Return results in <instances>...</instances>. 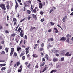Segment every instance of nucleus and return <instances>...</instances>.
I'll use <instances>...</instances> for the list:
<instances>
[{
	"instance_id": "63",
	"label": "nucleus",
	"mask_w": 73,
	"mask_h": 73,
	"mask_svg": "<svg viewBox=\"0 0 73 73\" xmlns=\"http://www.w3.org/2000/svg\"><path fill=\"white\" fill-rule=\"evenodd\" d=\"M37 44H38L39 43H40V40H37Z\"/></svg>"
},
{
	"instance_id": "20",
	"label": "nucleus",
	"mask_w": 73,
	"mask_h": 73,
	"mask_svg": "<svg viewBox=\"0 0 73 73\" xmlns=\"http://www.w3.org/2000/svg\"><path fill=\"white\" fill-rule=\"evenodd\" d=\"M15 3H16V5L15 6V9H17V1H16V0H15Z\"/></svg>"
},
{
	"instance_id": "19",
	"label": "nucleus",
	"mask_w": 73,
	"mask_h": 73,
	"mask_svg": "<svg viewBox=\"0 0 73 73\" xmlns=\"http://www.w3.org/2000/svg\"><path fill=\"white\" fill-rule=\"evenodd\" d=\"M21 30V28L19 27L17 30V32H20V31Z\"/></svg>"
},
{
	"instance_id": "38",
	"label": "nucleus",
	"mask_w": 73,
	"mask_h": 73,
	"mask_svg": "<svg viewBox=\"0 0 73 73\" xmlns=\"http://www.w3.org/2000/svg\"><path fill=\"white\" fill-rule=\"evenodd\" d=\"M69 38H67L66 40V42H68V43H69Z\"/></svg>"
},
{
	"instance_id": "35",
	"label": "nucleus",
	"mask_w": 73,
	"mask_h": 73,
	"mask_svg": "<svg viewBox=\"0 0 73 73\" xmlns=\"http://www.w3.org/2000/svg\"><path fill=\"white\" fill-rule=\"evenodd\" d=\"M14 54L15 57H16V56H17V54L16 53V52H14Z\"/></svg>"
},
{
	"instance_id": "11",
	"label": "nucleus",
	"mask_w": 73,
	"mask_h": 73,
	"mask_svg": "<svg viewBox=\"0 0 73 73\" xmlns=\"http://www.w3.org/2000/svg\"><path fill=\"white\" fill-rule=\"evenodd\" d=\"M32 16L33 18H35V20H36V19H37V17H36V15H35L34 14H33Z\"/></svg>"
},
{
	"instance_id": "2",
	"label": "nucleus",
	"mask_w": 73,
	"mask_h": 73,
	"mask_svg": "<svg viewBox=\"0 0 73 73\" xmlns=\"http://www.w3.org/2000/svg\"><path fill=\"white\" fill-rule=\"evenodd\" d=\"M20 35V36L23 37V36H24V31H23L22 30H21L20 34H19Z\"/></svg>"
},
{
	"instance_id": "18",
	"label": "nucleus",
	"mask_w": 73,
	"mask_h": 73,
	"mask_svg": "<svg viewBox=\"0 0 73 73\" xmlns=\"http://www.w3.org/2000/svg\"><path fill=\"white\" fill-rule=\"evenodd\" d=\"M6 69V68L5 67H2L1 69V70L3 71V70H5Z\"/></svg>"
},
{
	"instance_id": "10",
	"label": "nucleus",
	"mask_w": 73,
	"mask_h": 73,
	"mask_svg": "<svg viewBox=\"0 0 73 73\" xmlns=\"http://www.w3.org/2000/svg\"><path fill=\"white\" fill-rule=\"evenodd\" d=\"M54 29L55 31V33H58V30L57 29V28H54Z\"/></svg>"
},
{
	"instance_id": "14",
	"label": "nucleus",
	"mask_w": 73,
	"mask_h": 73,
	"mask_svg": "<svg viewBox=\"0 0 73 73\" xmlns=\"http://www.w3.org/2000/svg\"><path fill=\"white\" fill-rule=\"evenodd\" d=\"M58 59L57 58H54L53 60V61L54 62H56V61H57Z\"/></svg>"
},
{
	"instance_id": "31",
	"label": "nucleus",
	"mask_w": 73,
	"mask_h": 73,
	"mask_svg": "<svg viewBox=\"0 0 73 73\" xmlns=\"http://www.w3.org/2000/svg\"><path fill=\"white\" fill-rule=\"evenodd\" d=\"M68 55L69 52H67L65 54V56H68Z\"/></svg>"
},
{
	"instance_id": "57",
	"label": "nucleus",
	"mask_w": 73,
	"mask_h": 73,
	"mask_svg": "<svg viewBox=\"0 0 73 73\" xmlns=\"http://www.w3.org/2000/svg\"><path fill=\"white\" fill-rule=\"evenodd\" d=\"M5 32H6V33H9V31H8L5 30Z\"/></svg>"
},
{
	"instance_id": "46",
	"label": "nucleus",
	"mask_w": 73,
	"mask_h": 73,
	"mask_svg": "<svg viewBox=\"0 0 73 73\" xmlns=\"http://www.w3.org/2000/svg\"><path fill=\"white\" fill-rule=\"evenodd\" d=\"M62 20L63 22H65V19L64 18L63 19H62Z\"/></svg>"
},
{
	"instance_id": "59",
	"label": "nucleus",
	"mask_w": 73,
	"mask_h": 73,
	"mask_svg": "<svg viewBox=\"0 0 73 73\" xmlns=\"http://www.w3.org/2000/svg\"><path fill=\"white\" fill-rule=\"evenodd\" d=\"M45 53H44V52H43V53H41V55H42L43 56V55L44 54H45Z\"/></svg>"
},
{
	"instance_id": "54",
	"label": "nucleus",
	"mask_w": 73,
	"mask_h": 73,
	"mask_svg": "<svg viewBox=\"0 0 73 73\" xmlns=\"http://www.w3.org/2000/svg\"><path fill=\"white\" fill-rule=\"evenodd\" d=\"M50 40L51 41H53L54 39L53 38H50Z\"/></svg>"
},
{
	"instance_id": "40",
	"label": "nucleus",
	"mask_w": 73,
	"mask_h": 73,
	"mask_svg": "<svg viewBox=\"0 0 73 73\" xmlns=\"http://www.w3.org/2000/svg\"><path fill=\"white\" fill-rule=\"evenodd\" d=\"M22 60H25V56H24L22 57Z\"/></svg>"
},
{
	"instance_id": "43",
	"label": "nucleus",
	"mask_w": 73,
	"mask_h": 73,
	"mask_svg": "<svg viewBox=\"0 0 73 73\" xmlns=\"http://www.w3.org/2000/svg\"><path fill=\"white\" fill-rule=\"evenodd\" d=\"M31 28L32 30H33V29H34L35 28V27H31Z\"/></svg>"
},
{
	"instance_id": "13",
	"label": "nucleus",
	"mask_w": 73,
	"mask_h": 73,
	"mask_svg": "<svg viewBox=\"0 0 73 73\" xmlns=\"http://www.w3.org/2000/svg\"><path fill=\"white\" fill-rule=\"evenodd\" d=\"M21 49V47L18 48H17V51L19 53H20V52H19V50H20Z\"/></svg>"
},
{
	"instance_id": "52",
	"label": "nucleus",
	"mask_w": 73,
	"mask_h": 73,
	"mask_svg": "<svg viewBox=\"0 0 73 73\" xmlns=\"http://www.w3.org/2000/svg\"><path fill=\"white\" fill-rule=\"evenodd\" d=\"M53 9H52L50 11V13H51L52 12H53Z\"/></svg>"
},
{
	"instance_id": "5",
	"label": "nucleus",
	"mask_w": 73,
	"mask_h": 73,
	"mask_svg": "<svg viewBox=\"0 0 73 73\" xmlns=\"http://www.w3.org/2000/svg\"><path fill=\"white\" fill-rule=\"evenodd\" d=\"M25 3H27L28 5H29V4H31V1H26Z\"/></svg>"
},
{
	"instance_id": "28",
	"label": "nucleus",
	"mask_w": 73,
	"mask_h": 73,
	"mask_svg": "<svg viewBox=\"0 0 73 73\" xmlns=\"http://www.w3.org/2000/svg\"><path fill=\"white\" fill-rule=\"evenodd\" d=\"M44 50V48H40V52H42V50Z\"/></svg>"
},
{
	"instance_id": "39",
	"label": "nucleus",
	"mask_w": 73,
	"mask_h": 73,
	"mask_svg": "<svg viewBox=\"0 0 73 73\" xmlns=\"http://www.w3.org/2000/svg\"><path fill=\"white\" fill-rule=\"evenodd\" d=\"M14 50H14V48H11V51L14 52Z\"/></svg>"
},
{
	"instance_id": "22",
	"label": "nucleus",
	"mask_w": 73,
	"mask_h": 73,
	"mask_svg": "<svg viewBox=\"0 0 73 73\" xmlns=\"http://www.w3.org/2000/svg\"><path fill=\"white\" fill-rule=\"evenodd\" d=\"M8 50H9L8 48H6L5 49V50L6 51V53H8Z\"/></svg>"
},
{
	"instance_id": "48",
	"label": "nucleus",
	"mask_w": 73,
	"mask_h": 73,
	"mask_svg": "<svg viewBox=\"0 0 73 73\" xmlns=\"http://www.w3.org/2000/svg\"><path fill=\"white\" fill-rule=\"evenodd\" d=\"M7 21H8L9 20V16H8V15L7 16Z\"/></svg>"
},
{
	"instance_id": "55",
	"label": "nucleus",
	"mask_w": 73,
	"mask_h": 73,
	"mask_svg": "<svg viewBox=\"0 0 73 73\" xmlns=\"http://www.w3.org/2000/svg\"><path fill=\"white\" fill-rule=\"evenodd\" d=\"M27 19L28 20H29L30 19H31V17H27Z\"/></svg>"
},
{
	"instance_id": "64",
	"label": "nucleus",
	"mask_w": 73,
	"mask_h": 73,
	"mask_svg": "<svg viewBox=\"0 0 73 73\" xmlns=\"http://www.w3.org/2000/svg\"><path fill=\"white\" fill-rule=\"evenodd\" d=\"M67 16H65V17H64V19H66V18H67Z\"/></svg>"
},
{
	"instance_id": "44",
	"label": "nucleus",
	"mask_w": 73,
	"mask_h": 73,
	"mask_svg": "<svg viewBox=\"0 0 73 73\" xmlns=\"http://www.w3.org/2000/svg\"><path fill=\"white\" fill-rule=\"evenodd\" d=\"M33 11L34 13H36L37 12V11H36V10L35 9H34Z\"/></svg>"
},
{
	"instance_id": "27",
	"label": "nucleus",
	"mask_w": 73,
	"mask_h": 73,
	"mask_svg": "<svg viewBox=\"0 0 73 73\" xmlns=\"http://www.w3.org/2000/svg\"><path fill=\"white\" fill-rule=\"evenodd\" d=\"M5 60H0V62H5Z\"/></svg>"
},
{
	"instance_id": "29",
	"label": "nucleus",
	"mask_w": 73,
	"mask_h": 73,
	"mask_svg": "<svg viewBox=\"0 0 73 73\" xmlns=\"http://www.w3.org/2000/svg\"><path fill=\"white\" fill-rule=\"evenodd\" d=\"M27 66L28 68H30V67L31 66V64L29 63V65Z\"/></svg>"
},
{
	"instance_id": "62",
	"label": "nucleus",
	"mask_w": 73,
	"mask_h": 73,
	"mask_svg": "<svg viewBox=\"0 0 73 73\" xmlns=\"http://www.w3.org/2000/svg\"><path fill=\"white\" fill-rule=\"evenodd\" d=\"M3 27H2V26L1 25H0V29H2Z\"/></svg>"
},
{
	"instance_id": "4",
	"label": "nucleus",
	"mask_w": 73,
	"mask_h": 73,
	"mask_svg": "<svg viewBox=\"0 0 73 73\" xmlns=\"http://www.w3.org/2000/svg\"><path fill=\"white\" fill-rule=\"evenodd\" d=\"M30 48L29 47H28V48H26L25 49V50H26V54H27L28 53H29V49Z\"/></svg>"
},
{
	"instance_id": "41",
	"label": "nucleus",
	"mask_w": 73,
	"mask_h": 73,
	"mask_svg": "<svg viewBox=\"0 0 73 73\" xmlns=\"http://www.w3.org/2000/svg\"><path fill=\"white\" fill-rule=\"evenodd\" d=\"M40 14H41V15H43L44 13V12L43 11H41L40 12Z\"/></svg>"
},
{
	"instance_id": "42",
	"label": "nucleus",
	"mask_w": 73,
	"mask_h": 73,
	"mask_svg": "<svg viewBox=\"0 0 73 73\" xmlns=\"http://www.w3.org/2000/svg\"><path fill=\"white\" fill-rule=\"evenodd\" d=\"M44 58H46L47 57H48V55L47 54H46V55H45V56H44Z\"/></svg>"
},
{
	"instance_id": "53",
	"label": "nucleus",
	"mask_w": 73,
	"mask_h": 73,
	"mask_svg": "<svg viewBox=\"0 0 73 73\" xmlns=\"http://www.w3.org/2000/svg\"><path fill=\"white\" fill-rule=\"evenodd\" d=\"M35 68H36V69H38V66L37 65H36L35 66Z\"/></svg>"
},
{
	"instance_id": "25",
	"label": "nucleus",
	"mask_w": 73,
	"mask_h": 73,
	"mask_svg": "<svg viewBox=\"0 0 73 73\" xmlns=\"http://www.w3.org/2000/svg\"><path fill=\"white\" fill-rule=\"evenodd\" d=\"M51 46H51V45H50V44H49V45H48L47 46V48H48V49H49V48H50V47H51Z\"/></svg>"
},
{
	"instance_id": "36",
	"label": "nucleus",
	"mask_w": 73,
	"mask_h": 73,
	"mask_svg": "<svg viewBox=\"0 0 73 73\" xmlns=\"http://www.w3.org/2000/svg\"><path fill=\"white\" fill-rule=\"evenodd\" d=\"M13 53V52L11 51V52L10 54V56H11V55H12Z\"/></svg>"
},
{
	"instance_id": "61",
	"label": "nucleus",
	"mask_w": 73,
	"mask_h": 73,
	"mask_svg": "<svg viewBox=\"0 0 73 73\" xmlns=\"http://www.w3.org/2000/svg\"><path fill=\"white\" fill-rule=\"evenodd\" d=\"M43 5H45V2H43Z\"/></svg>"
},
{
	"instance_id": "60",
	"label": "nucleus",
	"mask_w": 73,
	"mask_h": 73,
	"mask_svg": "<svg viewBox=\"0 0 73 73\" xmlns=\"http://www.w3.org/2000/svg\"><path fill=\"white\" fill-rule=\"evenodd\" d=\"M24 9H23V11H25V7L24 6L23 7Z\"/></svg>"
},
{
	"instance_id": "8",
	"label": "nucleus",
	"mask_w": 73,
	"mask_h": 73,
	"mask_svg": "<svg viewBox=\"0 0 73 73\" xmlns=\"http://www.w3.org/2000/svg\"><path fill=\"white\" fill-rule=\"evenodd\" d=\"M39 8L41 9V8H42V3H39Z\"/></svg>"
},
{
	"instance_id": "16",
	"label": "nucleus",
	"mask_w": 73,
	"mask_h": 73,
	"mask_svg": "<svg viewBox=\"0 0 73 73\" xmlns=\"http://www.w3.org/2000/svg\"><path fill=\"white\" fill-rule=\"evenodd\" d=\"M17 39H16V40H17V39H18V38L19 39H20V36H19V35H17Z\"/></svg>"
},
{
	"instance_id": "7",
	"label": "nucleus",
	"mask_w": 73,
	"mask_h": 73,
	"mask_svg": "<svg viewBox=\"0 0 73 73\" xmlns=\"http://www.w3.org/2000/svg\"><path fill=\"white\" fill-rule=\"evenodd\" d=\"M60 40L62 41H65L66 40V38L64 37H62L60 39Z\"/></svg>"
},
{
	"instance_id": "1",
	"label": "nucleus",
	"mask_w": 73,
	"mask_h": 73,
	"mask_svg": "<svg viewBox=\"0 0 73 73\" xmlns=\"http://www.w3.org/2000/svg\"><path fill=\"white\" fill-rule=\"evenodd\" d=\"M0 7L2 9L5 11L6 10V7H5V4L3 3H1L0 4Z\"/></svg>"
},
{
	"instance_id": "37",
	"label": "nucleus",
	"mask_w": 73,
	"mask_h": 73,
	"mask_svg": "<svg viewBox=\"0 0 73 73\" xmlns=\"http://www.w3.org/2000/svg\"><path fill=\"white\" fill-rule=\"evenodd\" d=\"M21 71H22V70H20L19 69H18V72L19 73V72H21Z\"/></svg>"
},
{
	"instance_id": "23",
	"label": "nucleus",
	"mask_w": 73,
	"mask_h": 73,
	"mask_svg": "<svg viewBox=\"0 0 73 73\" xmlns=\"http://www.w3.org/2000/svg\"><path fill=\"white\" fill-rule=\"evenodd\" d=\"M31 56L29 54H28L27 55V57L28 58H30Z\"/></svg>"
},
{
	"instance_id": "33",
	"label": "nucleus",
	"mask_w": 73,
	"mask_h": 73,
	"mask_svg": "<svg viewBox=\"0 0 73 73\" xmlns=\"http://www.w3.org/2000/svg\"><path fill=\"white\" fill-rule=\"evenodd\" d=\"M1 54H5V52H4V51H2L1 52Z\"/></svg>"
},
{
	"instance_id": "17",
	"label": "nucleus",
	"mask_w": 73,
	"mask_h": 73,
	"mask_svg": "<svg viewBox=\"0 0 73 73\" xmlns=\"http://www.w3.org/2000/svg\"><path fill=\"white\" fill-rule=\"evenodd\" d=\"M27 13L28 14H30V13H31V11H30V10H27Z\"/></svg>"
},
{
	"instance_id": "32",
	"label": "nucleus",
	"mask_w": 73,
	"mask_h": 73,
	"mask_svg": "<svg viewBox=\"0 0 73 73\" xmlns=\"http://www.w3.org/2000/svg\"><path fill=\"white\" fill-rule=\"evenodd\" d=\"M50 24H51V25H54V23L52 22H50Z\"/></svg>"
},
{
	"instance_id": "9",
	"label": "nucleus",
	"mask_w": 73,
	"mask_h": 73,
	"mask_svg": "<svg viewBox=\"0 0 73 73\" xmlns=\"http://www.w3.org/2000/svg\"><path fill=\"white\" fill-rule=\"evenodd\" d=\"M17 64H16L14 65V67H16V65H17V66H19V65L20 64V63L19 62H17Z\"/></svg>"
},
{
	"instance_id": "58",
	"label": "nucleus",
	"mask_w": 73,
	"mask_h": 73,
	"mask_svg": "<svg viewBox=\"0 0 73 73\" xmlns=\"http://www.w3.org/2000/svg\"><path fill=\"white\" fill-rule=\"evenodd\" d=\"M51 31H52V30L50 29L48 30V32H51Z\"/></svg>"
},
{
	"instance_id": "26",
	"label": "nucleus",
	"mask_w": 73,
	"mask_h": 73,
	"mask_svg": "<svg viewBox=\"0 0 73 73\" xmlns=\"http://www.w3.org/2000/svg\"><path fill=\"white\" fill-rule=\"evenodd\" d=\"M66 37H68V38H69L70 37H71V35H66Z\"/></svg>"
},
{
	"instance_id": "51",
	"label": "nucleus",
	"mask_w": 73,
	"mask_h": 73,
	"mask_svg": "<svg viewBox=\"0 0 73 73\" xmlns=\"http://www.w3.org/2000/svg\"><path fill=\"white\" fill-rule=\"evenodd\" d=\"M25 7H27V6H28V5L27 4V3H25Z\"/></svg>"
},
{
	"instance_id": "24",
	"label": "nucleus",
	"mask_w": 73,
	"mask_h": 73,
	"mask_svg": "<svg viewBox=\"0 0 73 73\" xmlns=\"http://www.w3.org/2000/svg\"><path fill=\"white\" fill-rule=\"evenodd\" d=\"M7 8V9H9L10 6L9 5H8L7 6H6Z\"/></svg>"
},
{
	"instance_id": "56",
	"label": "nucleus",
	"mask_w": 73,
	"mask_h": 73,
	"mask_svg": "<svg viewBox=\"0 0 73 73\" xmlns=\"http://www.w3.org/2000/svg\"><path fill=\"white\" fill-rule=\"evenodd\" d=\"M41 46H42V47H43V46H44V43H42L41 45Z\"/></svg>"
},
{
	"instance_id": "6",
	"label": "nucleus",
	"mask_w": 73,
	"mask_h": 73,
	"mask_svg": "<svg viewBox=\"0 0 73 73\" xmlns=\"http://www.w3.org/2000/svg\"><path fill=\"white\" fill-rule=\"evenodd\" d=\"M33 57L34 58H37L38 57V56L36 54H33Z\"/></svg>"
},
{
	"instance_id": "21",
	"label": "nucleus",
	"mask_w": 73,
	"mask_h": 73,
	"mask_svg": "<svg viewBox=\"0 0 73 73\" xmlns=\"http://www.w3.org/2000/svg\"><path fill=\"white\" fill-rule=\"evenodd\" d=\"M23 68V66L21 65L20 66V67L18 69H19L20 70H22V68Z\"/></svg>"
},
{
	"instance_id": "50",
	"label": "nucleus",
	"mask_w": 73,
	"mask_h": 73,
	"mask_svg": "<svg viewBox=\"0 0 73 73\" xmlns=\"http://www.w3.org/2000/svg\"><path fill=\"white\" fill-rule=\"evenodd\" d=\"M61 61H64V58L63 57L61 59Z\"/></svg>"
},
{
	"instance_id": "3",
	"label": "nucleus",
	"mask_w": 73,
	"mask_h": 73,
	"mask_svg": "<svg viewBox=\"0 0 73 73\" xmlns=\"http://www.w3.org/2000/svg\"><path fill=\"white\" fill-rule=\"evenodd\" d=\"M13 20L14 22V25H15L16 24V23H17V19L15 18H13Z\"/></svg>"
},
{
	"instance_id": "49",
	"label": "nucleus",
	"mask_w": 73,
	"mask_h": 73,
	"mask_svg": "<svg viewBox=\"0 0 73 73\" xmlns=\"http://www.w3.org/2000/svg\"><path fill=\"white\" fill-rule=\"evenodd\" d=\"M25 39H27V38H28V37H27V35H25Z\"/></svg>"
},
{
	"instance_id": "47",
	"label": "nucleus",
	"mask_w": 73,
	"mask_h": 73,
	"mask_svg": "<svg viewBox=\"0 0 73 73\" xmlns=\"http://www.w3.org/2000/svg\"><path fill=\"white\" fill-rule=\"evenodd\" d=\"M15 35H16V34L15 33H13L11 35L12 36H13V37Z\"/></svg>"
},
{
	"instance_id": "34",
	"label": "nucleus",
	"mask_w": 73,
	"mask_h": 73,
	"mask_svg": "<svg viewBox=\"0 0 73 73\" xmlns=\"http://www.w3.org/2000/svg\"><path fill=\"white\" fill-rule=\"evenodd\" d=\"M23 55H24V54L23 53H21L20 55V57H22V56H23Z\"/></svg>"
},
{
	"instance_id": "45",
	"label": "nucleus",
	"mask_w": 73,
	"mask_h": 73,
	"mask_svg": "<svg viewBox=\"0 0 73 73\" xmlns=\"http://www.w3.org/2000/svg\"><path fill=\"white\" fill-rule=\"evenodd\" d=\"M45 62H43L42 64L40 65V66H44L45 65Z\"/></svg>"
},
{
	"instance_id": "30",
	"label": "nucleus",
	"mask_w": 73,
	"mask_h": 73,
	"mask_svg": "<svg viewBox=\"0 0 73 73\" xmlns=\"http://www.w3.org/2000/svg\"><path fill=\"white\" fill-rule=\"evenodd\" d=\"M45 21V19H42L40 20V21L41 22H43V21Z\"/></svg>"
},
{
	"instance_id": "15",
	"label": "nucleus",
	"mask_w": 73,
	"mask_h": 73,
	"mask_svg": "<svg viewBox=\"0 0 73 73\" xmlns=\"http://www.w3.org/2000/svg\"><path fill=\"white\" fill-rule=\"evenodd\" d=\"M5 65H6V64H0V66H1V67H2V66H5Z\"/></svg>"
},
{
	"instance_id": "12",
	"label": "nucleus",
	"mask_w": 73,
	"mask_h": 73,
	"mask_svg": "<svg viewBox=\"0 0 73 73\" xmlns=\"http://www.w3.org/2000/svg\"><path fill=\"white\" fill-rule=\"evenodd\" d=\"M46 67H45L44 69H43V70L42 71H40V73H43V72H45V70H46Z\"/></svg>"
}]
</instances>
